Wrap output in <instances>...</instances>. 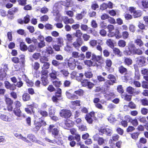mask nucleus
<instances>
[{
  "label": "nucleus",
  "mask_w": 148,
  "mask_h": 148,
  "mask_svg": "<svg viewBox=\"0 0 148 148\" xmlns=\"http://www.w3.org/2000/svg\"><path fill=\"white\" fill-rule=\"evenodd\" d=\"M136 47L132 42L129 43L128 45L125 48V50L124 51L125 54L130 56L132 54L135 49Z\"/></svg>",
  "instance_id": "nucleus-1"
},
{
  "label": "nucleus",
  "mask_w": 148,
  "mask_h": 148,
  "mask_svg": "<svg viewBox=\"0 0 148 148\" xmlns=\"http://www.w3.org/2000/svg\"><path fill=\"white\" fill-rule=\"evenodd\" d=\"M8 70V65L4 64L2 65L1 69H0V80H2L5 78L6 75V72Z\"/></svg>",
  "instance_id": "nucleus-2"
},
{
  "label": "nucleus",
  "mask_w": 148,
  "mask_h": 148,
  "mask_svg": "<svg viewBox=\"0 0 148 148\" xmlns=\"http://www.w3.org/2000/svg\"><path fill=\"white\" fill-rule=\"evenodd\" d=\"M66 63H67L69 67L71 70H73L76 66L75 59L71 57L66 59Z\"/></svg>",
  "instance_id": "nucleus-3"
},
{
  "label": "nucleus",
  "mask_w": 148,
  "mask_h": 148,
  "mask_svg": "<svg viewBox=\"0 0 148 148\" xmlns=\"http://www.w3.org/2000/svg\"><path fill=\"white\" fill-rule=\"evenodd\" d=\"M60 116L65 118H69L72 115L70 110L66 109H63L60 112Z\"/></svg>",
  "instance_id": "nucleus-4"
},
{
  "label": "nucleus",
  "mask_w": 148,
  "mask_h": 148,
  "mask_svg": "<svg viewBox=\"0 0 148 148\" xmlns=\"http://www.w3.org/2000/svg\"><path fill=\"white\" fill-rule=\"evenodd\" d=\"M99 134L101 135L105 134L107 136H110L112 134V129L110 128L106 129L100 128L99 129Z\"/></svg>",
  "instance_id": "nucleus-5"
},
{
  "label": "nucleus",
  "mask_w": 148,
  "mask_h": 148,
  "mask_svg": "<svg viewBox=\"0 0 148 148\" xmlns=\"http://www.w3.org/2000/svg\"><path fill=\"white\" fill-rule=\"evenodd\" d=\"M129 11L132 13H133V16L134 18H137L141 16L142 13L140 10H135V8L133 7L130 8Z\"/></svg>",
  "instance_id": "nucleus-6"
},
{
  "label": "nucleus",
  "mask_w": 148,
  "mask_h": 148,
  "mask_svg": "<svg viewBox=\"0 0 148 148\" xmlns=\"http://www.w3.org/2000/svg\"><path fill=\"white\" fill-rule=\"evenodd\" d=\"M48 130L49 132H51L52 134L55 136L58 134V130L55 127V125H50L48 128Z\"/></svg>",
  "instance_id": "nucleus-7"
},
{
  "label": "nucleus",
  "mask_w": 148,
  "mask_h": 148,
  "mask_svg": "<svg viewBox=\"0 0 148 148\" xmlns=\"http://www.w3.org/2000/svg\"><path fill=\"white\" fill-rule=\"evenodd\" d=\"M53 15L56 17L55 21L56 22L59 21L60 19L61 15L55 6L53 7Z\"/></svg>",
  "instance_id": "nucleus-8"
},
{
  "label": "nucleus",
  "mask_w": 148,
  "mask_h": 148,
  "mask_svg": "<svg viewBox=\"0 0 148 148\" xmlns=\"http://www.w3.org/2000/svg\"><path fill=\"white\" fill-rule=\"evenodd\" d=\"M62 18L64 23L65 24H72L74 23V20L72 18H69L66 16H63L62 17Z\"/></svg>",
  "instance_id": "nucleus-9"
},
{
  "label": "nucleus",
  "mask_w": 148,
  "mask_h": 148,
  "mask_svg": "<svg viewBox=\"0 0 148 148\" xmlns=\"http://www.w3.org/2000/svg\"><path fill=\"white\" fill-rule=\"evenodd\" d=\"M82 43V40L78 38L77 39L76 41L73 43V45L75 48L78 49L81 46Z\"/></svg>",
  "instance_id": "nucleus-10"
},
{
  "label": "nucleus",
  "mask_w": 148,
  "mask_h": 148,
  "mask_svg": "<svg viewBox=\"0 0 148 148\" xmlns=\"http://www.w3.org/2000/svg\"><path fill=\"white\" fill-rule=\"evenodd\" d=\"M14 135L18 139H20L23 140L25 141L28 143L29 145H32L31 143L29 141L27 140L26 138L23 137L21 134L17 133H16L14 134Z\"/></svg>",
  "instance_id": "nucleus-11"
},
{
  "label": "nucleus",
  "mask_w": 148,
  "mask_h": 148,
  "mask_svg": "<svg viewBox=\"0 0 148 148\" xmlns=\"http://www.w3.org/2000/svg\"><path fill=\"white\" fill-rule=\"evenodd\" d=\"M94 112H91L89 114L86 115L85 119L88 123L91 124L92 123L93 121L92 117H94Z\"/></svg>",
  "instance_id": "nucleus-12"
},
{
  "label": "nucleus",
  "mask_w": 148,
  "mask_h": 148,
  "mask_svg": "<svg viewBox=\"0 0 148 148\" xmlns=\"http://www.w3.org/2000/svg\"><path fill=\"white\" fill-rule=\"evenodd\" d=\"M91 59L96 63H97L96 62L100 63L101 62L102 58L101 56H97L94 54H92Z\"/></svg>",
  "instance_id": "nucleus-13"
},
{
  "label": "nucleus",
  "mask_w": 148,
  "mask_h": 148,
  "mask_svg": "<svg viewBox=\"0 0 148 148\" xmlns=\"http://www.w3.org/2000/svg\"><path fill=\"white\" fill-rule=\"evenodd\" d=\"M66 95L68 99L71 100L77 99L78 98V97L77 95L75 94H72L67 91L66 92Z\"/></svg>",
  "instance_id": "nucleus-14"
},
{
  "label": "nucleus",
  "mask_w": 148,
  "mask_h": 148,
  "mask_svg": "<svg viewBox=\"0 0 148 148\" xmlns=\"http://www.w3.org/2000/svg\"><path fill=\"white\" fill-rule=\"evenodd\" d=\"M146 58L144 56H142L137 58V62L141 66H143L145 63Z\"/></svg>",
  "instance_id": "nucleus-15"
},
{
  "label": "nucleus",
  "mask_w": 148,
  "mask_h": 148,
  "mask_svg": "<svg viewBox=\"0 0 148 148\" xmlns=\"http://www.w3.org/2000/svg\"><path fill=\"white\" fill-rule=\"evenodd\" d=\"M86 12L85 9H83L82 11L80 13L77 14L76 15V18L77 20H79L82 19L83 17L84 16Z\"/></svg>",
  "instance_id": "nucleus-16"
},
{
  "label": "nucleus",
  "mask_w": 148,
  "mask_h": 148,
  "mask_svg": "<svg viewBox=\"0 0 148 148\" xmlns=\"http://www.w3.org/2000/svg\"><path fill=\"white\" fill-rule=\"evenodd\" d=\"M127 91L129 94H138L139 93V92L135 90L134 88L130 86H129L127 88Z\"/></svg>",
  "instance_id": "nucleus-17"
},
{
  "label": "nucleus",
  "mask_w": 148,
  "mask_h": 148,
  "mask_svg": "<svg viewBox=\"0 0 148 148\" xmlns=\"http://www.w3.org/2000/svg\"><path fill=\"white\" fill-rule=\"evenodd\" d=\"M139 121L145 124V126L146 129L148 130V123L145 117H140L138 119Z\"/></svg>",
  "instance_id": "nucleus-18"
},
{
  "label": "nucleus",
  "mask_w": 148,
  "mask_h": 148,
  "mask_svg": "<svg viewBox=\"0 0 148 148\" xmlns=\"http://www.w3.org/2000/svg\"><path fill=\"white\" fill-rule=\"evenodd\" d=\"M58 73V71L52 69L51 70V72L49 74L50 77L53 79H55L57 78V75Z\"/></svg>",
  "instance_id": "nucleus-19"
},
{
  "label": "nucleus",
  "mask_w": 148,
  "mask_h": 148,
  "mask_svg": "<svg viewBox=\"0 0 148 148\" xmlns=\"http://www.w3.org/2000/svg\"><path fill=\"white\" fill-rule=\"evenodd\" d=\"M84 63L85 64L89 66H99V65L96 63L92 62L90 60H85L84 61Z\"/></svg>",
  "instance_id": "nucleus-20"
},
{
  "label": "nucleus",
  "mask_w": 148,
  "mask_h": 148,
  "mask_svg": "<svg viewBox=\"0 0 148 148\" xmlns=\"http://www.w3.org/2000/svg\"><path fill=\"white\" fill-rule=\"evenodd\" d=\"M0 118L3 120L6 121L10 122L12 120L11 118L3 114H0Z\"/></svg>",
  "instance_id": "nucleus-21"
},
{
  "label": "nucleus",
  "mask_w": 148,
  "mask_h": 148,
  "mask_svg": "<svg viewBox=\"0 0 148 148\" xmlns=\"http://www.w3.org/2000/svg\"><path fill=\"white\" fill-rule=\"evenodd\" d=\"M41 79L42 84L44 86H46L49 83L47 76H41Z\"/></svg>",
  "instance_id": "nucleus-22"
},
{
  "label": "nucleus",
  "mask_w": 148,
  "mask_h": 148,
  "mask_svg": "<svg viewBox=\"0 0 148 148\" xmlns=\"http://www.w3.org/2000/svg\"><path fill=\"white\" fill-rule=\"evenodd\" d=\"M72 1L71 0H66L64 1H61V4L67 7L71 6Z\"/></svg>",
  "instance_id": "nucleus-23"
},
{
  "label": "nucleus",
  "mask_w": 148,
  "mask_h": 148,
  "mask_svg": "<svg viewBox=\"0 0 148 148\" xmlns=\"http://www.w3.org/2000/svg\"><path fill=\"white\" fill-rule=\"evenodd\" d=\"M105 96L108 100H110L112 97H114V94L113 92H107L105 95Z\"/></svg>",
  "instance_id": "nucleus-24"
},
{
  "label": "nucleus",
  "mask_w": 148,
  "mask_h": 148,
  "mask_svg": "<svg viewBox=\"0 0 148 148\" xmlns=\"http://www.w3.org/2000/svg\"><path fill=\"white\" fill-rule=\"evenodd\" d=\"M20 49L23 51H26L27 49V46L25 45V43L23 42H20Z\"/></svg>",
  "instance_id": "nucleus-25"
},
{
  "label": "nucleus",
  "mask_w": 148,
  "mask_h": 148,
  "mask_svg": "<svg viewBox=\"0 0 148 148\" xmlns=\"http://www.w3.org/2000/svg\"><path fill=\"white\" fill-rule=\"evenodd\" d=\"M65 125L67 127H71L73 126V123L71 120L69 119H67L65 123Z\"/></svg>",
  "instance_id": "nucleus-26"
},
{
  "label": "nucleus",
  "mask_w": 148,
  "mask_h": 148,
  "mask_svg": "<svg viewBox=\"0 0 148 148\" xmlns=\"http://www.w3.org/2000/svg\"><path fill=\"white\" fill-rule=\"evenodd\" d=\"M30 95L27 93H25L23 95L22 99L24 101H28L30 99Z\"/></svg>",
  "instance_id": "nucleus-27"
},
{
  "label": "nucleus",
  "mask_w": 148,
  "mask_h": 148,
  "mask_svg": "<svg viewBox=\"0 0 148 148\" xmlns=\"http://www.w3.org/2000/svg\"><path fill=\"white\" fill-rule=\"evenodd\" d=\"M25 41L28 44H31L33 42L35 43L37 42L36 39L34 38H33L32 39L28 37L26 38L25 39Z\"/></svg>",
  "instance_id": "nucleus-28"
},
{
  "label": "nucleus",
  "mask_w": 148,
  "mask_h": 148,
  "mask_svg": "<svg viewBox=\"0 0 148 148\" xmlns=\"http://www.w3.org/2000/svg\"><path fill=\"white\" fill-rule=\"evenodd\" d=\"M124 62L125 64L129 66L132 64V59L129 58H125Z\"/></svg>",
  "instance_id": "nucleus-29"
},
{
  "label": "nucleus",
  "mask_w": 148,
  "mask_h": 148,
  "mask_svg": "<svg viewBox=\"0 0 148 148\" xmlns=\"http://www.w3.org/2000/svg\"><path fill=\"white\" fill-rule=\"evenodd\" d=\"M107 78L110 79L112 83H116V77L113 75L111 74L108 75Z\"/></svg>",
  "instance_id": "nucleus-30"
},
{
  "label": "nucleus",
  "mask_w": 148,
  "mask_h": 148,
  "mask_svg": "<svg viewBox=\"0 0 148 148\" xmlns=\"http://www.w3.org/2000/svg\"><path fill=\"white\" fill-rule=\"evenodd\" d=\"M13 112L18 117H20L21 116V111L20 109L14 108Z\"/></svg>",
  "instance_id": "nucleus-31"
},
{
  "label": "nucleus",
  "mask_w": 148,
  "mask_h": 148,
  "mask_svg": "<svg viewBox=\"0 0 148 148\" xmlns=\"http://www.w3.org/2000/svg\"><path fill=\"white\" fill-rule=\"evenodd\" d=\"M122 97L124 98L125 100L129 101L131 100L132 96L126 94H124L122 95Z\"/></svg>",
  "instance_id": "nucleus-32"
},
{
  "label": "nucleus",
  "mask_w": 148,
  "mask_h": 148,
  "mask_svg": "<svg viewBox=\"0 0 148 148\" xmlns=\"http://www.w3.org/2000/svg\"><path fill=\"white\" fill-rule=\"evenodd\" d=\"M84 91L81 89H79L78 90L75 91L74 92V93L77 95L78 96H82L84 94Z\"/></svg>",
  "instance_id": "nucleus-33"
},
{
  "label": "nucleus",
  "mask_w": 148,
  "mask_h": 148,
  "mask_svg": "<svg viewBox=\"0 0 148 148\" xmlns=\"http://www.w3.org/2000/svg\"><path fill=\"white\" fill-rule=\"evenodd\" d=\"M84 75L82 73H77V77L76 78V80L80 82L83 79V77H84Z\"/></svg>",
  "instance_id": "nucleus-34"
},
{
  "label": "nucleus",
  "mask_w": 148,
  "mask_h": 148,
  "mask_svg": "<svg viewBox=\"0 0 148 148\" xmlns=\"http://www.w3.org/2000/svg\"><path fill=\"white\" fill-rule=\"evenodd\" d=\"M106 43L111 48H113L114 47V45L113 41L111 39H108L106 41Z\"/></svg>",
  "instance_id": "nucleus-35"
},
{
  "label": "nucleus",
  "mask_w": 148,
  "mask_h": 148,
  "mask_svg": "<svg viewBox=\"0 0 148 148\" xmlns=\"http://www.w3.org/2000/svg\"><path fill=\"white\" fill-rule=\"evenodd\" d=\"M27 137L32 141L33 142H34L36 139V138L34 135L32 134H28L27 136Z\"/></svg>",
  "instance_id": "nucleus-36"
},
{
  "label": "nucleus",
  "mask_w": 148,
  "mask_h": 148,
  "mask_svg": "<svg viewBox=\"0 0 148 148\" xmlns=\"http://www.w3.org/2000/svg\"><path fill=\"white\" fill-rule=\"evenodd\" d=\"M32 67L34 70L37 71L39 68L40 64L38 62H35L32 64Z\"/></svg>",
  "instance_id": "nucleus-37"
},
{
  "label": "nucleus",
  "mask_w": 148,
  "mask_h": 148,
  "mask_svg": "<svg viewBox=\"0 0 148 148\" xmlns=\"http://www.w3.org/2000/svg\"><path fill=\"white\" fill-rule=\"evenodd\" d=\"M143 53V52L140 49L135 48L132 54H137L141 55Z\"/></svg>",
  "instance_id": "nucleus-38"
},
{
  "label": "nucleus",
  "mask_w": 148,
  "mask_h": 148,
  "mask_svg": "<svg viewBox=\"0 0 148 148\" xmlns=\"http://www.w3.org/2000/svg\"><path fill=\"white\" fill-rule=\"evenodd\" d=\"M135 43L140 47L143 46V42L139 39L136 40L135 41Z\"/></svg>",
  "instance_id": "nucleus-39"
},
{
  "label": "nucleus",
  "mask_w": 148,
  "mask_h": 148,
  "mask_svg": "<svg viewBox=\"0 0 148 148\" xmlns=\"http://www.w3.org/2000/svg\"><path fill=\"white\" fill-rule=\"evenodd\" d=\"M118 45L120 47H123L126 45V42L123 40H121L118 42Z\"/></svg>",
  "instance_id": "nucleus-40"
},
{
  "label": "nucleus",
  "mask_w": 148,
  "mask_h": 148,
  "mask_svg": "<svg viewBox=\"0 0 148 148\" xmlns=\"http://www.w3.org/2000/svg\"><path fill=\"white\" fill-rule=\"evenodd\" d=\"M119 70L120 73L122 74L125 73L127 71V69L124 67L123 66H121L119 67Z\"/></svg>",
  "instance_id": "nucleus-41"
},
{
  "label": "nucleus",
  "mask_w": 148,
  "mask_h": 148,
  "mask_svg": "<svg viewBox=\"0 0 148 148\" xmlns=\"http://www.w3.org/2000/svg\"><path fill=\"white\" fill-rule=\"evenodd\" d=\"M5 101L7 105H12L13 103V101L10 98L6 97L5 98Z\"/></svg>",
  "instance_id": "nucleus-42"
},
{
  "label": "nucleus",
  "mask_w": 148,
  "mask_h": 148,
  "mask_svg": "<svg viewBox=\"0 0 148 148\" xmlns=\"http://www.w3.org/2000/svg\"><path fill=\"white\" fill-rule=\"evenodd\" d=\"M49 114L50 116H52L54 115L55 113V110L54 108L52 107H50L49 109Z\"/></svg>",
  "instance_id": "nucleus-43"
},
{
  "label": "nucleus",
  "mask_w": 148,
  "mask_h": 148,
  "mask_svg": "<svg viewBox=\"0 0 148 148\" xmlns=\"http://www.w3.org/2000/svg\"><path fill=\"white\" fill-rule=\"evenodd\" d=\"M38 112L42 116L45 117L48 115L47 112L45 111L40 110L38 111Z\"/></svg>",
  "instance_id": "nucleus-44"
},
{
  "label": "nucleus",
  "mask_w": 148,
  "mask_h": 148,
  "mask_svg": "<svg viewBox=\"0 0 148 148\" xmlns=\"http://www.w3.org/2000/svg\"><path fill=\"white\" fill-rule=\"evenodd\" d=\"M108 120L110 122H113L116 121V119L114 118V116L111 114L108 118Z\"/></svg>",
  "instance_id": "nucleus-45"
},
{
  "label": "nucleus",
  "mask_w": 148,
  "mask_h": 148,
  "mask_svg": "<svg viewBox=\"0 0 148 148\" xmlns=\"http://www.w3.org/2000/svg\"><path fill=\"white\" fill-rule=\"evenodd\" d=\"M105 140L103 138L100 137L98 140V144L100 145H102L104 143Z\"/></svg>",
  "instance_id": "nucleus-46"
},
{
  "label": "nucleus",
  "mask_w": 148,
  "mask_h": 148,
  "mask_svg": "<svg viewBox=\"0 0 148 148\" xmlns=\"http://www.w3.org/2000/svg\"><path fill=\"white\" fill-rule=\"evenodd\" d=\"M89 43L90 46L94 47H95L97 44V41L94 40H91L90 41Z\"/></svg>",
  "instance_id": "nucleus-47"
},
{
  "label": "nucleus",
  "mask_w": 148,
  "mask_h": 148,
  "mask_svg": "<svg viewBox=\"0 0 148 148\" xmlns=\"http://www.w3.org/2000/svg\"><path fill=\"white\" fill-rule=\"evenodd\" d=\"M40 56V54L39 53H36L34 54L32 56L33 58L35 60H38Z\"/></svg>",
  "instance_id": "nucleus-48"
},
{
  "label": "nucleus",
  "mask_w": 148,
  "mask_h": 148,
  "mask_svg": "<svg viewBox=\"0 0 148 148\" xmlns=\"http://www.w3.org/2000/svg\"><path fill=\"white\" fill-rule=\"evenodd\" d=\"M66 38L67 40L69 42H71L73 39V37L71 35L68 34L66 35Z\"/></svg>",
  "instance_id": "nucleus-49"
},
{
  "label": "nucleus",
  "mask_w": 148,
  "mask_h": 148,
  "mask_svg": "<svg viewBox=\"0 0 148 148\" xmlns=\"http://www.w3.org/2000/svg\"><path fill=\"white\" fill-rule=\"evenodd\" d=\"M135 75V79L136 80H139L140 78V75L138 70H136Z\"/></svg>",
  "instance_id": "nucleus-50"
},
{
  "label": "nucleus",
  "mask_w": 148,
  "mask_h": 148,
  "mask_svg": "<svg viewBox=\"0 0 148 148\" xmlns=\"http://www.w3.org/2000/svg\"><path fill=\"white\" fill-rule=\"evenodd\" d=\"M14 104L15 105V108H14L20 109V107L21 106V103L19 101H16L14 102Z\"/></svg>",
  "instance_id": "nucleus-51"
},
{
  "label": "nucleus",
  "mask_w": 148,
  "mask_h": 148,
  "mask_svg": "<svg viewBox=\"0 0 148 148\" xmlns=\"http://www.w3.org/2000/svg\"><path fill=\"white\" fill-rule=\"evenodd\" d=\"M116 107V106L113 104H109L107 106V108L108 110H111Z\"/></svg>",
  "instance_id": "nucleus-52"
},
{
  "label": "nucleus",
  "mask_w": 148,
  "mask_h": 148,
  "mask_svg": "<svg viewBox=\"0 0 148 148\" xmlns=\"http://www.w3.org/2000/svg\"><path fill=\"white\" fill-rule=\"evenodd\" d=\"M80 82H81V84L83 86H86L88 85L89 82L87 79H82Z\"/></svg>",
  "instance_id": "nucleus-53"
},
{
  "label": "nucleus",
  "mask_w": 148,
  "mask_h": 148,
  "mask_svg": "<svg viewBox=\"0 0 148 148\" xmlns=\"http://www.w3.org/2000/svg\"><path fill=\"white\" fill-rule=\"evenodd\" d=\"M47 56H44L41 57L40 59V61L42 63H44L48 61V60L47 58Z\"/></svg>",
  "instance_id": "nucleus-54"
},
{
  "label": "nucleus",
  "mask_w": 148,
  "mask_h": 148,
  "mask_svg": "<svg viewBox=\"0 0 148 148\" xmlns=\"http://www.w3.org/2000/svg\"><path fill=\"white\" fill-rule=\"evenodd\" d=\"M77 73L75 71L73 72L71 74V77L72 79H75L76 80Z\"/></svg>",
  "instance_id": "nucleus-55"
},
{
  "label": "nucleus",
  "mask_w": 148,
  "mask_h": 148,
  "mask_svg": "<svg viewBox=\"0 0 148 148\" xmlns=\"http://www.w3.org/2000/svg\"><path fill=\"white\" fill-rule=\"evenodd\" d=\"M119 138V135L117 134H114L112 136V139H111V140H113L114 141L117 140Z\"/></svg>",
  "instance_id": "nucleus-56"
},
{
  "label": "nucleus",
  "mask_w": 148,
  "mask_h": 148,
  "mask_svg": "<svg viewBox=\"0 0 148 148\" xmlns=\"http://www.w3.org/2000/svg\"><path fill=\"white\" fill-rule=\"evenodd\" d=\"M82 34L81 31L80 30H76L75 35L76 37L79 38L81 36Z\"/></svg>",
  "instance_id": "nucleus-57"
},
{
  "label": "nucleus",
  "mask_w": 148,
  "mask_h": 148,
  "mask_svg": "<svg viewBox=\"0 0 148 148\" xmlns=\"http://www.w3.org/2000/svg\"><path fill=\"white\" fill-rule=\"evenodd\" d=\"M72 57L75 58H77L79 57V53L76 51H73L72 53Z\"/></svg>",
  "instance_id": "nucleus-58"
},
{
  "label": "nucleus",
  "mask_w": 148,
  "mask_h": 148,
  "mask_svg": "<svg viewBox=\"0 0 148 148\" xmlns=\"http://www.w3.org/2000/svg\"><path fill=\"white\" fill-rule=\"evenodd\" d=\"M52 64L55 66H57L60 65V63L57 60H53L52 61Z\"/></svg>",
  "instance_id": "nucleus-59"
},
{
  "label": "nucleus",
  "mask_w": 148,
  "mask_h": 148,
  "mask_svg": "<svg viewBox=\"0 0 148 148\" xmlns=\"http://www.w3.org/2000/svg\"><path fill=\"white\" fill-rule=\"evenodd\" d=\"M60 72L65 77L68 76L69 74L68 71L65 70H61Z\"/></svg>",
  "instance_id": "nucleus-60"
},
{
  "label": "nucleus",
  "mask_w": 148,
  "mask_h": 148,
  "mask_svg": "<svg viewBox=\"0 0 148 148\" xmlns=\"http://www.w3.org/2000/svg\"><path fill=\"white\" fill-rule=\"evenodd\" d=\"M25 82L27 84V85L29 86H32L33 85V82L29 80V79L27 78Z\"/></svg>",
  "instance_id": "nucleus-61"
},
{
  "label": "nucleus",
  "mask_w": 148,
  "mask_h": 148,
  "mask_svg": "<svg viewBox=\"0 0 148 148\" xmlns=\"http://www.w3.org/2000/svg\"><path fill=\"white\" fill-rule=\"evenodd\" d=\"M65 12L66 14L70 17H73L74 16L73 12L72 11H67Z\"/></svg>",
  "instance_id": "nucleus-62"
},
{
  "label": "nucleus",
  "mask_w": 148,
  "mask_h": 148,
  "mask_svg": "<svg viewBox=\"0 0 148 148\" xmlns=\"http://www.w3.org/2000/svg\"><path fill=\"white\" fill-rule=\"evenodd\" d=\"M142 87L143 88L147 89L148 88V82L143 81L142 83Z\"/></svg>",
  "instance_id": "nucleus-63"
},
{
  "label": "nucleus",
  "mask_w": 148,
  "mask_h": 148,
  "mask_svg": "<svg viewBox=\"0 0 148 148\" xmlns=\"http://www.w3.org/2000/svg\"><path fill=\"white\" fill-rule=\"evenodd\" d=\"M35 49V47L33 45H31L29 46L28 50L30 52H33Z\"/></svg>",
  "instance_id": "nucleus-64"
}]
</instances>
